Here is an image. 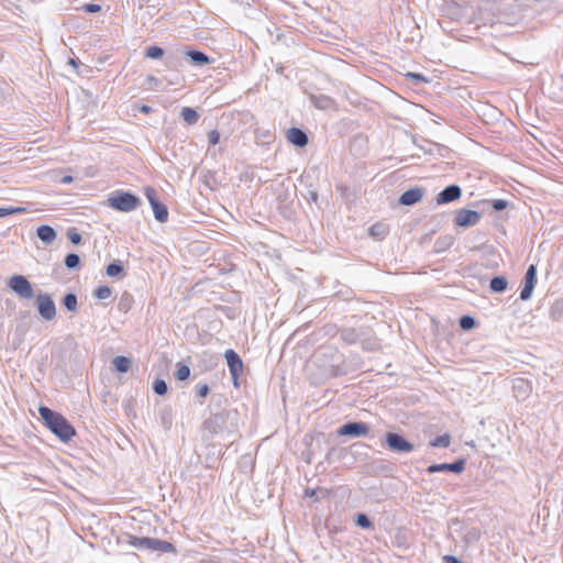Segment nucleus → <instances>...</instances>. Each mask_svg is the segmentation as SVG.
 <instances>
[{
  "label": "nucleus",
  "instance_id": "48",
  "mask_svg": "<svg viewBox=\"0 0 563 563\" xmlns=\"http://www.w3.org/2000/svg\"><path fill=\"white\" fill-rule=\"evenodd\" d=\"M443 563H463V562L455 555L448 554V555L443 556Z\"/></svg>",
  "mask_w": 563,
  "mask_h": 563
},
{
  "label": "nucleus",
  "instance_id": "31",
  "mask_svg": "<svg viewBox=\"0 0 563 563\" xmlns=\"http://www.w3.org/2000/svg\"><path fill=\"white\" fill-rule=\"evenodd\" d=\"M165 54V51L157 45L147 46L144 51V56L151 59L162 58Z\"/></svg>",
  "mask_w": 563,
  "mask_h": 563
},
{
  "label": "nucleus",
  "instance_id": "46",
  "mask_svg": "<svg viewBox=\"0 0 563 563\" xmlns=\"http://www.w3.org/2000/svg\"><path fill=\"white\" fill-rule=\"evenodd\" d=\"M9 96V86L5 81L0 80V102L4 101Z\"/></svg>",
  "mask_w": 563,
  "mask_h": 563
},
{
  "label": "nucleus",
  "instance_id": "2",
  "mask_svg": "<svg viewBox=\"0 0 563 563\" xmlns=\"http://www.w3.org/2000/svg\"><path fill=\"white\" fill-rule=\"evenodd\" d=\"M230 411L221 410L211 415L202 423V440L210 441L214 435L221 434L225 431H230L228 420Z\"/></svg>",
  "mask_w": 563,
  "mask_h": 563
},
{
  "label": "nucleus",
  "instance_id": "3",
  "mask_svg": "<svg viewBox=\"0 0 563 563\" xmlns=\"http://www.w3.org/2000/svg\"><path fill=\"white\" fill-rule=\"evenodd\" d=\"M140 205V197L130 191L117 190L108 198V206L120 212H131Z\"/></svg>",
  "mask_w": 563,
  "mask_h": 563
},
{
  "label": "nucleus",
  "instance_id": "47",
  "mask_svg": "<svg viewBox=\"0 0 563 563\" xmlns=\"http://www.w3.org/2000/svg\"><path fill=\"white\" fill-rule=\"evenodd\" d=\"M406 76L409 78H412L417 84L418 82H427V79L424 78V76L422 74L408 73Z\"/></svg>",
  "mask_w": 563,
  "mask_h": 563
},
{
  "label": "nucleus",
  "instance_id": "52",
  "mask_svg": "<svg viewBox=\"0 0 563 563\" xmlns=\"http://www.w3.org/2000/svg\"><path fill=\"white\" fill-rule=\"evenodd\" d=\"M308 195H309V196H308V199H309L310 201L316 202V201L318 200V192H317V191H314V190H310V191L308 192Z\"/></svg>",
  "mask_w": 563,
  "mask_h": 563
},
{
  "label": "nucleus",
  "instance_id": "22",
  "mask_svg": "<svg viewBox=\"0 0 563 563\" xmlns=\"http://www.w3.org/2000/svg\"><path fill=\"white\" fill-rule=\"evenodd\" d=\"M305 496L309 497V498H313L314 501H319L321 498L329 497L330 492L323 487H317V488L308 487L305 489Z\"/></svg>",
  "mask_w": 563,
  "mask_h": 563
},
{
  "label": "nucleus",
  "instance_id": "1",
  "mask_svg": "<svg viewBox=\"0 0 563 563\" xmlns=\"http://www.w3.org/2000/svg\"><path fill=\"white\" fill-rule=\"evenodd\" d=\"M41 418L45 426L63 442H68L76 434L75 428L59 412L48 407L41 406L38 408Z\"/></svg>",
  "mask_w": 563,
  "mask_h": 563
},
{
  "label": "nucleus",
  "instance_id": "24",
  "mask_svg": "<svg viewBox=\"0 0 563 563\" xmlns=\"http://www.w3.org/2000/svg\"><path fill=\"white\" fill-rule=\"evenodd\" d=\"M340 338L346 344H354L358 341V332L353 328H344L340 331Z\"/></svg>",
  "mask_w": 563,
  "mask_h": 563
},
{
  "label": "nucleus",
  "instance_id": "56",
  "mask_svg": "<svg viewBox=\"0 0 563 563\" xmlns=\"http://www.w3.org/2000/svg\"><path fill=\"white\" fill-rule=\"evenodd\" d=\"M3 56H4V53H3V51H2V49H0V63L2 62Z\"/></svg>",
  "mask_w": 563,
  "mask_h": 563
},
{
  "label": "nucleus",
  "instance_id": "10",
  "mask_svg": "<svg viewBox=\"0 0 563 563\" xmlns=\"http://www.w3.org/2000/svg\"><path fill=\"white\" fill-rule=\"evenodd\" d=\"M481 212L463 208L456 211L454 224L462 228L474 227L481 221Z\"/></svg>",
  "mask_w": 563,
  "mask_h": 563
},
{
  "label": "nucleus",
  "instance_id": "12",
  "mask_svg": "<svg viewBox=\"0 0 563 563\" xmlns=\"http://www.w3.org/2000/svg\"><path fill=\"white\" fill-rule=\"evenodd\" d=\"M465 460L459 459L452 463H440V464H432L427 467V473L433 474L439 472H453L455 474H460L465 470Z\"/></svg>",
  "mask_w": 563,
  "mask_h": 563
},
{
  "label": "nucleus",
  "instance_id": "30",
  "mask_svg": "<svg viewBox=\"0 0 563 563\" xmlns=\"http://www.w3.org/2000/svg\"><path fill=\"white\" fill-rule=\"evenodd\" d=\"M124 267L120 261L111 262L107 268L106 273L109 277H118L123 274Z\"/></svg>",
  "mask_w": 563,
  "mask_h": 563
},
{
  "label": "nucleus",
  "instance_id": "36",
  "mask_svg": "<svg viewBox=\"0 0 563 563\" xmlns=\"http://www.w3.org/2000/svg\"><path fill=\"white\" fill-rule=\"evenodd\" d=\"M459 323H460L461 329L472 330L476 325V320L474 317H472L470 314H465L460 318Z\"/></svg>",
  "mask_w": 563,
  "mask_h": 563
},
{
  "label": "nucleus",
  "instance_id": "19",
  "mask_svg": "<svg viewBox=\"0 0 563 563\" xmlns=\"http://www.w3.org/2000/svg\"><path fill=\"white\" fill-rule=\"evenodd\" d=\"M37 238L45 244H51L56 239V231L53 227L43 224L36 230Z\"/></svg>",
  "mask_w": 563,
  "mask_h": 563
},
{
  "label": "nucleus",
  "instance_id": "4",
  "mask_svg": "<svg viewBox=\"0 0 563 563\" xmlns=\"http://www.w3.org/2000/svg\"><path fill=\"white\" fill-rule=\"evenodd\" d=\"M7 286L22 299H31L34 297L32 284L23 275L11 276L8 279Z\"/></svg>",
  "mask_w": 563,
  "mask_h": 563
},
{
  "label": "nucleus",
  "instance_id": "18",
  "mask_svg": "<svg viewBox=\"0 0 563 563\" xmlns=\"http://www.w3.org/2000/svg\"><path fill=\"white\" fill-rule=\"evenodd\" d=\"M309 100L311 101V103L316 108H318L320 110L331 109L335 104L334 99L331 98L330 96H327V95H314V93H311L309 96Z\"/></svg>",
  "mask_w": 563,
  "mask_h": 563
},
{
  "label": "nucleus",
  "instance_id": "15",
  "mask_svg": "<svg viewBox=\"0 0 563 563\" xmlns=\"http://www.w3.org/2000/svg\"><path fill=\"white\" fill-rule=\"evenodd\" d=\"M286 136L291 144L298 147H303L309 142L307 133L302 129L295 126L287 130Z\"/></svg>",
  "mask_w": 563,
  "mask_h": 563
},
{
  "label": "nucleus",
  "instance_id": "26",
  "mask_svg": "<svg viewBox=\"0 0 563 563\" xmlns=\"http://www.w3.org/2000/svg\"><path fill=\"white\" fill-rule=\"evenodd\" d=\"M115 371L119 373H126L131 367V360L126 356H115L112 361Z\"/></svg>",
  "mask_w": 563,
  "mask_h": 563
},
{
  "label": "nucleus",
  "instance_id": "54",
  "mask_svg": "<svg viewBox=\"0 0 563 563\" xmlns=\"http://www.w3.org/2000/svg\"><path fill=\"white\" fill-rule=\"evenodd\" d=\"M433 147H435L438 150L440 155H443L442 151H446V147L443 145H440V144H433Z\"/></svg>",
  "mask_w": 563,
  "mask_h": 563
},
{
  "label": "nucleus",
  "instance_id": "34",
  "mask_svg": "<svg viewBox=\"0 0 563 563\" xmlns=\"http://www.w3.org/2000/svg\"><path fill=\"white\" fill-rule=\"evenodd\" d=\"M355 523L357 527H360L362 529H366V530L374 529V523L366 514H362V512L357 514L355 517Z\"/></svg>",
  "mask_w": 563,
  "mask_h": 563
},
{
  "label": "nucleus",
  "instance_id": "9",
  "mask_svg": "<svg viewBox=\"0 0 563 563\" xmlns=\"http://www.w3.org/2000/svg\"><path fill=\"white\" fill-rule=\"evenodd\" d=\"M368 431H369V428L365 422L350 421V422L342 424L339 428L338 434L341 437L360 438V437L367 435Z\"/></svg>",
  "mask_w": 563,
  "mask_h": 563
},
{
  "label": "nucleus",
  "instance_id": "45",
  "mask_svg": "<svg viewBox=\"0 0 563 563\" xmlns=\"http://www.w3.org/2000/svg\"><path fill=\"white\" fill-rule=\"evenodd\" d=\"M507 206H508V201H506L504 199H495L492 201V207L496 211L505 210L507 208Z\"/></svg>",
  "mask_w": 563,
  "mask_h": 563
},
{
  "label": "nucleus",
  "instance_id": "7",
  "mask_svg": "<svg viewBox=\"0 0 563 563\" xmlns=\"http://www.w3.org/2000/svg\"><path fill=\"white\" fill-rule=\"evenodd\" d=\"M145 196L152 207L154 218L161 223L166 222L168 219V209L158 200L156 190L152 187H146Z\"/></svg>",
  "mask_w": 563,
  "mask_h": 563
},
{
  "label": "nucleus",
  "instance_id": "27",
  "mask_svg": "<svg viewBox=\"0 0 563 563\" xmlns=\"http://www.w3.org/2000/svg\"><path fill=\"white\" fill-rule=\"evenodd\" d=\"M62 303L65 307V309L70 312H75L78 309V299H77L76 294H73V292L66 294L62 299Z\"/></svg>",
  "mask_w": 563,
  "mask_h": 563
},
{
  "label": "nucleus",
  "instance_id": "38",
  "mask_svg": "<svg viewBox=\"0 0 563 563\" xmlns=\"http://www.w3.org/2000/svg\"><path fill=\"white\" fill-rule=\"evenodd\" d=\"M111 295H112V290L109 286H99L93 291V296L100 300L108 299L111 297Z\"/></svg>",
  "mask_w": 563,
  "mask_h": 563
},
{
  "label": "nucleus",
  "instance_id": "39",
  "mask_svg": "<svg viewBox=\"0 0 563 563\" xmlns=\"http://www.w3.org/2000/svg\"><path fill=\"white\" fill-rule=\"evenodd\" d=\"M190 376V367L188 365L178 363L177 364V372H176V378L178 380H186Z\"/></svg>",
  "mask_w": 563,
  "mask_h": 563
},
{
  "label": "nucleus",
  "instance_id": "16",
  "mask_svg": "<svg viewBox=\"0 0 563 563\" xmlns=\"http://www.w3.org/2000/svg\"><path fill=\"white\" fill-rule=\"evenodd\" d=\"M423 197V189L419 187L410 188L406 190L399 197V203L402 206H413L419 202Z\"/></svg>",
  "mask_w": 563,
  "mask_h": 563
},
{
  "label": "nucleus",
  "instance_id": "43",
  "mask_svg": "<svg viewBox=\"0 0 563 563\" xmlns=\"http://www.w3.org/2000/svg\"><path fill=\"white\" fill-rule=\"evenodd\" d=\"M81 10L87 13H97L101 10V5L97 3H85Z\"/></svg>",
  "mask_w": 563,
  "mask_h": 563
},
{
  "label": "nucleus",
  "instance_id": "32",
  "mask_svg": "<svg viewBox=\"0 0 563 563\" xmlns=\"http://www.w3.org/2000/svg\"><path fill=\"white\" fill-rule=\"evenodd\" d=\"M64 264L67 269H77L80 266V257L76 253H69L65 256Z\"/></svg>",
  "mask_w": 563,
  "mask_h": 563
},
{
  "label": "nucleus",
  "instance_id": "8",
  "mask_svg": "<svg viewBox=\"0 0 563 563\" xmlns=\"http://www.w3.org/2000/svg\"><path fill=\"white\" fill-rule=\"evenodd\" d=\"M224 358L233 379V384L234 386H238V379L243 372V361L240 355L232 349H229L224 352Z\"/></svg>",
  "mask_w": 563,
  "mask_h": 563
},
{
  "label": "nucleus",
  "instance_id": "37",
  "mask_svg": "<svg viewBox=\"0 0 563 563\" xmlns=\"http://www.w3.org/2000/svg\"><path fill=\"white\" fill-rule=\"evenodd\" d=\"M153 390L158 396L166 395L168 390L167 383L162 378H156L153 383Z\"/></svg>",
  "mask_w": 563,
  "mask_h": 563
},
{
  "label": "nucleus",
  "instance_id": "40",
  "mask_svg": "<svg viewBox=\"0 0 563 563\" xmlns=\"http://www.w3.org/2000/svg\"><path fill=\"white\" fill-rule=\"evenodd\" d=\"M23 212H25V208L23 207H2L0 208V218Z\"/></svg>",
  "mask_w": 563,
  "mask_h": 563
},
{
  "label": "nucleus",
  "instance_id": "42",
  "mask_svg": "<svg viewBox=\"0 0 563 563\" xmlns=\"http://www.w3.org/2000/svg\"><path fill=\"white\" fill-rule=\"evenodd\" d=\"M209 393H210V388H209L208 384L201 383V384L197 385L196 395L198 397H206Z\"/></svg>",
  "mask_w": 563,
  "mask_h": 563
},
{
  "label": "nucleus",
  "instance_id": "28",
  "mask_svg": "<svg viewBox=\"0 0 563 563\" xmlns=\"http://www.w3.org/2000/svg\"><path fill=\"white\" fill-rule=\"evenodd\" d=\"M128 543L134 548L137 549H145L148 550L150 544V537H135V536H128Z\"/></svg>",
  "mask_w": 563,
  "mask_h": 563
},
{
  "label": "nucleus",
  "instance_id": "41",
  "mask_svg": "<svg viewBox=\"0 0 563 563\" xmlns=\"http://www.w3.org/2000/svg\"><path fill=\"white\" fill-rule=\"evenodd\" d=\"M67 238L73 244H79L81 242V235L77 232L76 229H69L67 231Z\"/></svg>",
  "mask_w": 563,
  "mask_h": 563
},
{
  "label": "nucleus",
  "instance_id": "44",
  "mask_svg": "<svg viewBox=\"0 0 563 563\" xmlns=\"http://www.w3.org/2000/svg\"><path fill=\"white\" fill-rule=\"evenodd\" d=\"M208 142L210 145H217L220 142V133L218 130H211L208 133Z\"/></svg>",
  "mask_w": 563,
  "mask_h": 563
},
{
  "label": "nucleus",
  "instance_id": "35",
  "mask_svg": "<svg viewBox=\"0 0 563 563\" xmlns=\"http://www.w3.org/2000/svg\"><path fill=\"white\" fill-rule=\"evenodd\" d=\"M451 443V437L449 433L439 435L430 441V445L433 448H448Z\"/></svg>",
  "mask_w": 563,
  "mask_h": 563
},
{
  "label": "nucleus",
  "instance_id": "50",
  "mask_svg": "<svg viewBox=\"0 0 563 563\" xmlns=\"http://www.w3.org/2000/svg\"><path fill=\"white\" fill-rule=\"evenodd\" d=\"M146 82H148L151 86L153 85V86L157 87L161 81L155 76L148 75L146 77Z\"/></svg>",
  "mask_w": 563,
  "mask_h": 563
},
{
  "label": "nucleus",
  "instance_id": "20",
  "mask_svg": "<svg viewBox=\"0 0 563 563\" xmlns=\"http://www.w3.org/2000/svg\"><path fill=\"white\" fill-rule=\"evenodd\" d=\"M454 243V238L451 234L439 236L433 245V250L435 253H443L449 250Z\"/></svg>",
  "mask_w": 563,
  "mask_h": 563
},
{
  "label": "nucleus",
  "instance_id": "49",
  "mask_svg": "<svg viewBox=\"0 0 563 563\" xmlns=\"http://www.w3.org/2000/svg\"><path fill=\"white\" fill-rule=\"evenodd\" d=\"M166 66L170 69H176L177 66H178V63H177V59L174 58L173 56H168L166 58Z\"/></svg>",
  "mask_w": 563,
  "mask_h": 563
},
{
  "label": "nucleus",
  "instance_id": "13",
  "mask_svg": "<svg viewBox=\"0 0 563 563\" xmlns=\"http://www.w3.org/2000/svg\"><path fill=\"white\" fill-rule=\"evenodd\" d=\"M462 196V189L459 185L452 184L441 190L435 198L438 205H446L456 201Z\"/></svg>",
  "mask_w": 563,
  "mask_h": 563
},
{
  "label": "nucleus",
  "instance_id": "25",
  "mask_svg": "<svg viewBox=\"0 0 563 563\" xmlns=\"http://www.w3.org/2000/svg\"><path fill=\"white\" fill-rule=\"evenodd\" d=\"M180 115H181L183 120L186 123H188L189 125L196 124L199 120L198 112L194 108H190V107H184L181 109Z\"/></svg>",
  "mask_w": 563,
  "mask_h": 563
},
{
  "label": "nucleus",
  "instance_id": "5",
  "mask_svg": "<svg viewBox=\"0 0 563 563\" xmlns=\"http://www.w3.org/2000/svg\"><path fill=\"white\" fill-rule=\"evenodd\" d=\"M385 444L395 453H409L415 449V445L411 442H409L404 435L396 432L386 433Z\"/></svg>",
  "mask_w": 563,
  "mask_h": 563
},
{
  "label": "nucleus",
  "instance_id": "11",
  "mask_svg": "<svg viewBox=\"0 0 563 563\" xmlns=\"http://www.w3.org/2000/svg\"><path fill=\"white\" fill-rule=\"evenodd\" d=\"M537 284V266L531 264L523 277L522 287L520 290V299L527 301L531 298L533 289Z\"/></svg>",
  "mask_w": 563,
  "mask_h": 563
},
{
  "label": "nucleus",
  "instance_id": "17",
  "mask_svg": "<svg viewBox=\"0 0 563 563\" xmlns=\"http://www.w3.org/2000/svg\"><path fill=\"white\" fill-rule=\"evenodd\" d=\"M148 550L152 552L176 553V548L173 543L155 538L150 539Z\"/></svg>",
  "mask_w": 563,
  "mask_h": 563
},
{
  "label": "nucleus",
  "instance_id": "29",
  "mask_svg": "<svg viewBox=\"0 0 563 563\" xmlns=\"http://www.w3.org/2000/svg\"><path fill=\"white\" fill-rule=\"evenodd\" d=\"M481 538V531L475 528V527H471V528H467L464 533H463V541L466 543V544H474L475 542H477Z\"/></svg>",
  "mask_w": 563,
  "mask_h": 563
},
{
  "label": "nucleus",
  "instance_id": "21",
  "mask_svg": "<svg viewBox=\"0 0 563 563\" xmlns=\"http://www.w3.org/2000/svg\"><path fill=\"white\" fill-rule=\"evenodd\" d=\"M508 280L504 276H495L490 279L489 288L493 292L501 294L507 289Z\"/></svg>",
  "mask_w": 563,
  "mask_h": 563
},
{
  "label": "nucleus",
  "instance_id": "33",
  "mask_svg": "<svg viewBox=\"0 0 563 563\" xmlns=\"http://www.w3.org/2000/svg\"><path fill=\"white\" fill-rule=\"evenodd\" d=\"M514 390L516 391V397L517 398H519V397L525 398L528 395V393H529V385L523 379H517L514 383Z\"/></svg>",
  "mask_w": 563,
  "mask_h": 563
},
{
  "label": "nucleus",
  "instance_id": "53",
  "mask_svg": "<svg viewBox=\"0 0 563 563\" xmlns=\"http://www.w3.org/2000/svg\"><path fill=\"white\" fill-rule=\"evenodd\" d=\"M74 180L73 176L66 175L60 179L62 184H70Z\"/></svg>",
  "mask_w": 563,
  "mask_h": 563
},
{
  "label": "nucleus",
  "instance_id": "6",
  "mask_svg": "<svg viewBox=\"0 0 563 563\" xmlns=\"http://www.w3.org/2000/svg\"><path fill=\"white\" fill-rule=\"evenodd\" d=\"M35 307L38 314L46 321H51L56 317V306L49 294H38L36 296Z\"/></svg>",
  "mask_w": 563,
  "mask_h": 563
},
{
  "label": "nucleus",
  "instance_id": "23",
  "mask_svg": "<svg viewBox=\"0 0 563 563\" xmlns=\"http://www.w3.org/2000/svg\"><path fill=\"white\" fill-rule=\"evenodd\" d=\"M368 233L374 239L383 240L388 233V227L384 223H375L369 227Z\"/></svg>",
  "mask_w": 563,
  "mask_h": 563
},
{
  "label": "nucleus",
  "instance_id": "55",
  "mask_svg": "<svg viewBox=\"0 0 563 563\" xmlns=\"http://www.w3.org/2000/svg\"><path fill=\"white\" fill-rule=\"evenodd\" d=\"M123 300H124V296L121 298L120 302H119V308L120 309H123Z\"/></svg>",
  "mask_w": 563,
  "mask_h": 563
},
{
  "label": "nucleus",
  "instance_id": "51",
  "mask_svg": "<svg viewBox=\"0 0 563 563\" xmlns=\"http://www.w3.org/2000/svg\"><path fill=\"white\" fill-rule=\"evenodd\" d=\"M140 111H141L142 113L148 114V113H151V112L153 111V109H152V107H150V106H147V104H142V106L140 107Z\"/></svg>",
  "mask_w": 563,
  "mask_h": 563
},
{
  "label": "nucleus",
  "instance_id": "14",
  "mask_svg": "<svg viewBox=\"0 0 563 563\" xmlns=\"http://www.w3.org/2000/svg\"><path fill=\"white\" fill-rule=\"evenodd\" d=\"M184 55L189 59L194 66H206L211 63V58L202 51L186 47Z\"/></svg>",
  "mask_w": 563,
  "mask_h": 563
},
{
  "label": "nucleus",
  "instance_id": "57",
  "mask_svg": "<svg viewBox=\"0 0 563 563\" xmlns=\"http://www.w3.org/2000/svg\"><path fill=\"white\" fill-rule=\"evenodd\" d=\"M426 153L433 154V148L426 150Z\"/></svg>",
  "mask_w": 563,
  "mask_h": 563
}]
</instances>
